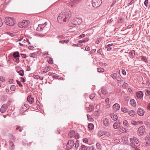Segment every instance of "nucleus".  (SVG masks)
Segmentation results:
<instances>
[{"label":"nucleus","mask_w":150,"mask_h":150,"mask_svg":"<svg viewBox=\"0 0 150 150\" xmlns=\"http://www.w3.org/2000/svg\"><path fill=\"white\" fill-rule=\"evenodd\" d=\"M69 41V40H64L59 41V43H61L62 44H64V43H67Z\"/></svg>","instance_id":"nucleus-33"},{"label":"nucleus","mask_w":150,"mask_h":150,"mask_svg":"<svg viewBox=\"0 0 150 150\" xmlns=\"http://www.w3.org/2000/svg\"><path fill=\"white\" fill-rule=\"evenodd\" d=\"M136 139V137H133V138H130V141L132 142H134V140Z\"/></svg>","instance_id":"nucleus-61"},{"label":"nucleus","mask_w":150,"mask_h":150,"mask_svg":"<svg viewBox=\"0 0 150 150\" xmlns=\"http://www.w3.org/2000/svg\"><path fill=\"white\" fill-rule=\"evenodd\" d=\"M58 38H61L62 39H64L65 38V36L64 35H58L57 36Z\"/></svg>","instance_id":"nucleus-40"},{"label":"nucleus","mask_w":150,"mask_h":150,"mask_svg":"<svg viewBox=\"0 0 150 150\" xmlns=\"http://www.w3.org/2000/svg\"><path fill=\"white\" fill-rule=\"evenodd\" d=\"M87 110L89 112H91L93 111V105H89V107L88 108Z\"/></svg>","instance_id":"nucleus-24"},{"label":"nucleus","mask_w":150,"mask_h":150,"mask_svg":"<svg viewBox=\"0 0 150 150\" xmlns=\"http://www.w3.org/2000/svg\"><path fill=\"white\" fill-rule=\"evenodd\" d=\"M22 22L23 28L26 27L28 25V21H23Z\"/></svg>","instance_id":"nucleus-17"},{"label":"nucleus","mask_w":150,"mask_h":150,"mask_svg":"<svg viewBox=\"0 0 150 150\" xmlns=\"http://www.w3.org/2000/svg\"><path fill=\"white\" fill-rule=\"evenodd\" d=\"M102 3L101 0H92V6L94 7H99Z\"/></svg>","instance_id":"nucleus-6"},{"label":"nucleus","mask_w":150,"mask_h":150,"mask_svg":"<svg viewBox=\"0 0 150 150\" xmlns=\"http://www.w3.org/2000/svg\"><path fill=\"white\" fill-rule=\"evenodd\" d=\"M120 131L122 133H125V132H126V130L125 129V128L122 127V128H120Z\"/></svg>","instance_id":"nucleus-48"},{"label":"nucleus","mask_w":150,"mask_h":150,"mask_svg":"<svg viewBox=\"0 0 150 150\" xmlns=\"http://www.w3.org/2000/svg\"><path fill=\"white\" fill-rule=\"evenodd\" d=\"M14 145L13 142L11 140L9 141V146L14 147Z\"/></svg>","instance_id":"nucleus-41"},{"label":"nucleus","mask_w":150,"mask_h":150,"mask_svg":"<svg viewBox=\"0 0 150 150\" xmlns=\"http://www.w3.org/2000/svg\"><path fill=\"white\" fill-rule=\"evenodd\" d=\"M29 105L27 104H24V105L20 109V111L22 112L23 115L24 114V112L26 111L29 108Z\"/></svg>","instance_id":"nucleus-8"},{"label":"nucleus","mask_w":150,"mask_h":150,"mask_svg":"<svg viewBox=\"0 0 150 150\" xmlns=\"http://www.w3.org/2000/svg\"><path fill=\"white\" fill-rule=\"evenodd\" d=\"M18 73L21 76H23L24 75V73L23 70H20L18 71Z\"/></svg>","instance_id":"nucleus-32"},{"label":"nucleus","mask_w":150,"mask_h":150,"mask_svg":"<svg viewBox=\"0 0 150 150\" xmlns=\"http://www.w3.org/2000/svg\"><path fill=\"white\" fill-rule=\"evenodd\" d=\"M75 134V131L73 130H71L69 132L68 135L70 138H71L73 136H74Z\"/></svg>","instance_id":"nucleus-16"},{"label":"nucleus","mask_w":150,"mask_h":150,"mask_svg":"<svg viewBox=\"0 0 150 150\" xmlns=\"http://www.w3.org/2000/svg\"><path fill=\"white\" fill-rule=\"evenodd\" d=\"M130 104L133 106H136V104L135 100L133 99H132L130 100Z\"/></svg>","instance_id":"nucleus-21"},{"label":"nucleus","mask_w":150,"mask_h":150,"mask_svg":"<svg viewBox=\"0 0 150 150\" xmlns=\"http://www.w3.org/2000/svg\"><path fill=\"white\" fill-rule=\"evenodd\" d=\"M118 22L119 23H122L124 21V19L121 17H119L118 18Z\"/></svg>","instance_id":"nucleus-37"},{"label":"nucleus","mask_w":150,"mask_h":150,"mask_svg":"<svg viewBox=\"0 0 150 150\" xmlns=\"http://www.w3.org/2000/svg\"><path fill=\"white\" fill-rule=\"evenodd\" d=\"M101 92L103 95H106L107 93V90L105 88H102L101 89Z\"/></svg>","instance_id":"nucleus-35"},{"label":"nucleus","mask_w":150,"mask_h":150,"mask_svg":"<svg viewBox=\"0 0 150 150\" xmlns=\"http://www.w3.org/2000/svg\"><path fill=\"white\" fill-rule=\"evenodd\" d=\"M71 12L67 10L60 13L57 18L58 21L60 23L68 21L71 16Z\"/></svg>","instance_id":"nucleus-1"},{"label":"nucleus","mask_w":150,"mask_h":150,"mask_svg":"<svg viewBox=\"0 0 150 150\" xmlns=\"http://www.w3.org/2000/svg\"><path fill=\"white\" fill-rule=\"evenodd\" d=\"M116 79L118 82V84H120V85H121L123 81V80L119 76H117Z\"/></svg>","instance_id":"nucleus-19"},{"label":"nucleus","mask_w":150,"mask_h":150,"mask_svg":"<svg viewBox=\"0 0 150 150\" xmlns=\"http://www.w3.org/2000/svg\"><path fill=\"white\" fill-rule=\"evenodd\" d=\"M35 77L36 78L38 79H39L41 80H42L43 79V77H40L39 76L37 75L35 76Z\"/></svg>","instance_id":"nucleus-54"},{"label":"nucleus","mask_w":150,"mask_h":150,"mask_svg":"<svg viewBox=\"0 0 150 150\" xmlns=\"http://www.w3.org/2000/svg\"><path fill=\"white\" fill-rule=\"evenodd\" d=\"M7 34L11 37H14L15 35V33H7Z\"/></svg>","instance_id":"nucleus-52"},{"label":"nucleus","mask_w":150,"mask_h":150,"mask_svg":"<svg viewBox=\"0 0 150 150\" xmlns=\"http://www.w3.org/2000/svg\"><path fill=\"white\" fill-rule=\"evenodd\" d=\"M129 54L132 57H134L135 54V51L133 50L129 52Z\"/></svg>","instance_id":"nucleus-36"},{"label":"nucleus","mask_w":150,"mask_h":150,"mask_svg":"<svg viewBox=\"0 0 150 150\" xmlns=\"http://www.w3.org/2000/svg\"><path fill=\"white\" fill-rule=\"evenodd\" d=\"M117 74L116 73H114L112 74L111 76L114 79H116L118 76H117Z\"/></svg>","instance_id":"nucleus-31"},{"label":"nucleus","mask_w":150,"mask_h":150,"mask_svg":"<svg viewBox=\"0 0 150 150\" xmlns=\"http://www.w3.org/2000/svg\"><path fill=\"white\" fill-rule=\"evenodd\" d=\"M97 70L98 72H103L104 71V69L101 68H98Z\"/></svg>","instance_id":"nucleus-34"},{"label":"nucleus","mask_w":150,"mask_h":150,"mask_svg":"<svg viewBox=\"0 0 150 150\" xmlns=\"http://www.w3.org/2000/svg\"><path fill=\"white\" fill-rule=\"evenodd\" d=\"M105 131H101L99 132L98 133V135L99 137H100L105 135Z\"/></svg>","instance_id":"nucleus-30"},{"label":"nucleus","mask_w":150,"mask_h":150,"mask_svg":"<svg viewBox=\"0 0 150 150\" xmlns=\"http://www.w3.org/2000/svg\"><path fill=\"white\" fill-rule=\"evenodd\" d=\"M113 108L115 111H117L119 110L120 108V106L118 104L115 103L113 105Z\"/></svg>","instance_id":"nucleus-13"},{"label":"nucleus","mask_w":150,"mask_h":150,"mask_svg":"<svg viewBox=\"0 0 150 150\" xmlns=\"http://www.w3.org/2000/svg\"><path fill=\"white\" fill-rule=\"evenodd\" d=\"M128 122L126 120H125L123 121V124L125 126H127L128 125Z\"/></svg>","instance_id":"nucleus-64"},{"label":"nucleus","mask_w":150,"mask_h":150,"mask_svg":"<svg viewBox=\"0 0 150 150\" xmlns=\"http://www.w3.org/2000/svg\"><path fill=\"white\" fill-rule=\"evenodd\" d=\"M103 124L105 126H108L110 124L109 119L107 118H105L103 120Z\"/></svg>","instance_id":"nucleus-11"},{"label":"nucleus","mask_w":150,"mask_h":150,"mask_svg":"<svg viewBox=\"0 0 150 150\" xmlns=\"http://www.w3.org/2000/svg\"><path fill=\"white\" fill-rule=\"evenodd\" d=\"M121 109L122 111L125 113L128 112V110L125 107L123 106L121 108Z\"/></svg>","instance_id":"nucleus-22"},{"label":"nucleus","mask_w":150,"mask_h":150,"mask_svg":"<svg viewBox=\"0 0 150 150\" xmlns=\"http://www.w3.org/2000/svg\"><path fill=\"white\" fill-rule=\"evenodd\" d=\"M16 81L18 85H19L20 86H21V87L23 86V85L21 83V82L20 81H18V80H16Z\"/></svg>","instance_id":"nucleus-57"},{"label":"nucleus","mask_w":150,"mask_h":150,"mask_svg":"<svg viewBox=\"0 0 150 150\" xmlns=\"http://www.w3.org/2000/svg\"><path fill=\"white\" fill-rule=\"evenodd\" d=\"M146 93H145V94L146 96H149L150 95V91L146 89Z\"/></svg>","instance_id":"nucleus-46"},{"label":"nucleus","mask_w":150,"mask_h":150,"mask_svg":"<svg viewBox=\"0 0 150 150\" xmlns=\"http://www.w3.org/2000/svg\"><path fill=\"white\" fill-rule=\"evenodd\" d=\"M145 131L144 126H142L139 128L138 130V134L139 136H142L144 134Z\"/></svg>","instance_id":"nucleus-5"},{"label":"nucleus","mask_w":150,"mask_h":150,"mask_svg":"<svg viewBox=\"0 0 150 150\" xmlns=\"http://www.w3.org/2000/svg\"><path fill=\"white\" fill-rule=\"evenodd\" d=\"M110 115L111 116V118L113 120H117L118 118V116L117 115L112 113L110 114Z\"/></svg>","instance_id":"nucleus-18"},{"label":"nucleus","mask_w":150,"mask_h":150,"mask_svg":"<svg viewBox=\"0 0 150 150\" xmlns=\"http://www.w3.org/2000/svg\"><path fill=\"white\" fill-rule=\"evenodd\" d=\"M18 26L19 27H20L21 28H23V24H22V22L19 23H18Z\"/></svg>","instance_id":"nucleus-59"},{"label":"nucleus","mask_w":150,"mask_h":150,"mask_svg":"<svg viewBox=\"0 0 150 150\" xmlns=\"http://www.w3.org/2000/svg\"><path fill=\"white\" fill-rule=\"evenodd\" d=\"M144 5H145V6L146 7H148V4H149L148 0H145V1L144 2Z\"/></svg>","instance_id":"nucleus-55"},{"label":"nucleus","mask_w":150,"mask_h":150,"mask_svg":"<svg viewBox=\"0 0 150 150\" xmlns=\"http://www.w3.org/2000/svg\"><path fill=\"white\" fill-rule=\"evenodd\" d=\"M69 6L72 8L76 6V5H75L74 3H73V1L70 2L69 4Z\"/></svg>","instance_id":"nucleus-28"},{"label":"nucleus","mask_w":150,"mask_h":150,"mask_svg":"<svg viewBox=\"0 0 150 150\" xmlns=\"http://www.w3.org/2000/svg\"><path fill=\"white\" fill-rule=\"evenodd\" d=\"M4 21L7 25L11 26L13 25L16 23L15 19L10 17H7L6 18Z\"/></svg>","instance_id":"nucleus-2"},{"label":"nucleus","mask_w":150,"mask_h":150,"mask_svg":"<svg viewBox=\"0 0 150 150\" xmlns=\"http://www.w3.org/2000/svg\"><path fill=\"white\" fill-rule=\"evenodd\" d=\"M8 108V105L6 104H4L1 107L0 111L2 113L4 112Z\"/></svg>","instance_id":"nucleus-9"},{"label":"nucleus","mask_w":150,"mask_h":150,"mask_svg":"<svg viewBox=\"0 0 150 150\" xmlns=\"http://www.w3.org/2000/svg\"><path fill=\"white\" fill-rule=\"evenodd\" d=\"M6 80L5 79V78L4 77L1 76L0 77V81L4 82Z\"/></svg>","instance_id":"nucleus-50"},{"label":"nucleus","mask_w":150,"mask_h":150,"mask_svg":"<svg viewBox=\"0 0 150 150\" xmlns=\"http://www.w3.org/2000/svg\"><path fill=\"white\" fill-rule=\"evenodd\" d=\"M136 96L138 99H141L143 98L144 94L142 91H140L136 92Z\"/></svg>","instance_id":"nucleus-10"},{"label":"nucleus","mask_w":150,"mask_h":150,"mask_svg":"<svg viewBox=\"0 0 150 150\" xmlns=\"http://www.w3.org/2000/svg\"><path fill=\"white\" fill-rule=\"evenodd\" d=\"M13 56L14 58L20 57L19 53L18 51L14 52L13 54Z\"/></svg>","instance_id":"nucleus-20"},{"label":"nucleus","mask_w":150,"mask_h":150,"mask_svg":"<svg viewBox=\"0 0 150 150\" xmlns=\"http://www.w3.org/2000/svg\"><path fill=\"white\" fill-rule=\"evenodd\" d=\"M13 60L14 61L16 62L17 63H18L20 61L19 59V57H16V58H14L13 59Z\"/></svg>","instance_id":"nucleus-43"},{"label":"nucleus","mask_w":150,"mask_h":150,"mask_svg":"<svg viewBox=\"0 0 150 150\" xmlns=\"http://www.w3.org/2000/svg\"><path fill=\"white\" fill-rule=\"evenodd\" d=\"M83 45V44L81 43H77L73 44V46H74L80 47Z\"/></svg>","instance_id":"nucleus-44"},{"label":"nucleus","mask_w":150,"mask_h":150,"mask_svg":"<svg viewBox=\"0 0 150 150\" xmlns=\"http://www.w3.org/2000/svg\"><path fill=\"white\" fill-rule=\"evenodd\" d=\"M89 40V39L88 38H85L84 40H79L78 41L79 43L85 42L88 41Z\"/></svg>","instance_id":"nucleus-25"},{"label":"nucleus","mask_w":150,"mask_h":150,"mask_svg":"<svg viewBox=\"0 0 150 150\" xmlns=\"http://www.w3.org/2000/svg\"><path fill=\"white\" fill-rule=\"evenodd\" d=\"M23 129V128L21 127V126H18L16 128V129H18L20 132H21L22 131V130Z\"/></svg>","instance_id":"nucleus-47"},{"label":"nucleus","mask_w":150,"mask_h":150,"mask_svg":"<svg viewBox=\"0 0 150 150\" xmlns=\"http://www.w3.org/2000/svg\"><path fill=\"white\" fill-rule=\"evenodd\" d=\"M95 96V94L93 93L90 96L89 98L91 100H92Z\"/></svg>","instance_id":"nucleus-51"},{"label":"nucleus","mask_w":150,"mask_h":150,"mask_svg":"<svg viewBox=\"0 0 150 150\" xmlns=\"http://www.w3.org/2000/svg\"><path fill=\"white\" fill-rule=\"evenodd\" d=\"M105 135L107 136H110V133L108 132L105 131Z\"/></svg>","instance_id":"nucleus-62"},{"label":"nucleus","mask_w":150,"mask_h":150,"mask_svg":"<svg viewBox=\"0 0 150 150\" xmlns=\"http://www.w3.org/2000/svg\"><path fill=\"white\" fill-rule=\"evenodd\" d=\"M79 141L78 140H77L76 142L75 147L76 148H78L79 147Z\"/></svg>","instance_id":"nucleus-56"},{"label":"nucleus","mask_w":150,"mask_h":150,"mask_svg":"<svg viewBox=\"0 0 150 150\" xmlns=\"http://www.w3.org/2000/svg\"><path fill=\"white\" fill-rule=\"evenodd\" d=\"M16 89V86L14 85H12L10 87V89L11 91H14Z\"/></svg>","instance_id":"nucleus-39"},{"label":"nucleus","mask_w":150,"mask_h":150,"mask_svg":"<svg viewBox=\"0 0 150 150\" xmlns=\"http://www.w3.org/2000/svg\"><path fill=\"white\" fill-rule=\"evenodd\" d=\"M38 31H43L46 34L48 31L49 29L44 25V24H39L38 27L36 29Z\"/></svg>","instance_id":"nucleus-3"},{"label":"nucleus","mask_w":150,"mask_h":150,"mask_svg":"<svg viewBox=\"0 0 150 150\" xmlns=\"http://www.w3.org/2000/svg\"><path fill=\"white\" fill-rule=\"evenodd\" d=\"M36 34L37 36L40 37H42L45 36L44 34H40L39 33H36Z\"/></svg>","instance_id":"nucleus-45"},{"label":"nucleus","mask_w":150,"mask_h":150,"mask_svg":"<svg viewBox=\"0 0 150 150\" xmlns=\"http://www.w3.org/2000/svg\"><path fill=\"white\" fill-rule=\"evenodd\" d=\"M27 101L29 102L30 104H32L34 102V98H32L30 96H28L27 98Z\"/></svg>","instance_id":"nucleus-14"},{"label":"nucleus","mask_w":150,"mask_h":150,"mask_svg":"<svg viewBox=\"0 0 150 150\" xmlns=\"http://www.w3.org/2000/svg\"><path fill=\"white\" fill-rule=\"evenodd\" d=\"M74 145V143L73 140H69L66 145L67 149V150L71 149Z\"/></svg>","instance_id":"nucleus-7"},{"label":"nucleus","mask_w":150,"mask_h":150,"mask_svg":"<svg viewBox=\"0 0 150 150\" xmlns=\"http://www.w3.org/2000/svg\"><path fill=\"white\" fill-rule=\"evenodd\" d=\"M87 147L84 145H81V146L80 150H87Z\"/></svg>","instance_id":"nucleus-27"},{"label":"nucleus","mask_w":150,"mask_h":150,"mask_svg":"<svg viewBox=\"0 0 150 150\" xmlns=\"http://www.w3.org/2000/svg\"><path fill=\"white\" fill-rule=\"evenodd\" d=\"M141 59L143 60L144 62H146L147 60L146 57L143 56H141Z\"/></svg>","instance_id":"nucleus-60"},{"label":"nucleus","mask_w":150,"mask_h":150,"mask_svg":"<svg viewBox=\"0 0 150 150\" xmlns=\"http://www.w3.org/2000/svg\"><path fill=\"white\" fill-rule=\"evenodd\" d=\"M8 136L11 140H15V137L11 133H9L8 134Z\"/></svg>","instance_id":"nucleus-26"},{"label":"nucleus","mask_w":150,"mask_h":150,"mask_svg":"<svg viewBox=\"0 0 150 150\" xmlns=\"http://www.w3.org/2000/svg\"><path fill=\"white\" fill-rule=\"evenodd\" d=\"M30 56L33 58H35L37 56V54L35 53H30Z\"/></svg>","instance_id":"nucleus-38"},{"label":"nucleus","mask_w":150,"mask_h":150,"mask_svg":"<svg viewBox=\"0 0 150 150\" xmlns=\"http://www.w3.org/2000/svg\"><path fill=\"white\" fill-rule=\"evenodd\" d=\"M128 114L131 116H133L135 115V112L133 110H131L128 111Z\"/></svg>","instance_id":"nucleus-23"},{"label":"nucleus","mask_w":150,"mask_h":150,"mask_svg":"<svg viewBox=\"0 0 150 150\" xmlns=\"http://www.w3.org/2000/svg\"><path fill=\"white\" fill-rule=\"evenodd\" d=\"M96 145L98 149L100 148L101 147V145L99 143H97Z\"/></svg>","instance_id":"nucleus-63"},{"label":"nucleus","mask_w":150,"mask_h":150,"mask_svg":"<svg viewBox=\"0 0 150 150\" xmlns=\"http://www.w3.org/2000/svg\"><path fill=\"white\" fill-rule=\"evenodd\" d=\"M88 128L90 130H92L94 128V125L93 124H90L88 126Z\"/></svg>","instance_id":"nucleus-29"},{"label":"nucleus","mask_w":150,"mask_h":150,"mask_svg":"<svg viewBox=\"0 0 150 150\" xmlns=\"http://www.w3.org/2000/svg\"><path fill=\"white\" fill-rule=\"evenodd\" d=\"M144 111L143 108H139L137 110V113L138 114L141 116L143 115L144 113Z\"/></svg>","instance_id":"nucleus-12"},{"label":"nucleus","mask_w":150,"mask_h":150,"mask_svg":"<svg viewBox=\"0 0 150 150\" xmlns=\"http://www.w3.org/2000/svg\"><path fill=\"white\" fill-rule=\"evenodd\" d=\"M97 52L98 53H99L100 54L103 55V54H102V53H103V52L102 51V50L101 49H100L99 50H98Z\"/></svg>","instance_id":"nucleus-58"},{"label":"nucleus","mask_w":150,"mask_h":150,"mask_svg":"<svg viewBox=\"0 0 150 150\" xmlns=\"http://www.w3.org/2000/svg\"><path fill=\"white\" fill-rule=\"evenodd\" d=\"M82 22V19L81 18H76L72 20L71 26L75 27L76 25H80Z\"/></svg>","instance_id":"nucleus-4"},{"label":"nucleus","mask_w":150,"mask_h":150,"mask_svg":"<svg viewBox=\"0 0 150 150\" xmlns=\"http://www.w3.org/2000/svg\"><path fill=\"white\" fill-rule=\"evenodd\" d=\"M46 71V72H47L50 69V66H47L44 69Z\"/></svg>","instance_id":"nucleus-42"},{"label":"nucleus","mask_w":150,"mask_h":150,"mask_svg":"<svg viewBox=\"0 0 150 150\" xmlns=\"http://www.w3.org/2000/svg\"><path fill=\"white\" fill-rule=\"evenodd\" d=\"M120 125V122H115L113 125V127L114 129H117L119 128Z\"/></svg>","instance_id":"nucleus-15"},{"label":"nucleus","mask_w":150,"mask_h":150,"mask_svg":"<svg viewBox=\"0 0 150 150\" xmlns=\"http://www.w3.org/2000/svg\"><path fill=\"white\" fill-rule=\"evenodd\" d=\"M102 38H98L97 39L96 41V43L98 44L100 42V41L101 40Z\"/></svg>","instance_id":"nucleus-53"},{"label":"nucleus","mask_w":150,"mask_h":150,"mask_svg":"<svg viewBox=\"0 0 150 150\" xmlns=\"http://www.w3.org/2000/svg\"><path fill=\"white\" fill-rule=\"evenodd\" d=\"M81 0H74L73 1L75 5H76L79 2H80Z\"/></svg>","instance_id":"nucleus-49"}]
</instances>
